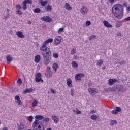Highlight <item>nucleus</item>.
Listing matches in <instances>:
<instances>
[{"label":"nucleus","instance_id":"nucleus-34","mask_svg":"<svg viewBox=\"0 0 130 130\" xmlns=\"http://www.w3.org/2000/svg\"><path fill=\"white\" fill-rule=\"evenodd\" d=\"M75 53H76V49L73 48L71 52V54L72 55H74V54H75Z\"/></svg>","mask_w":130,"mask_h":130},{"label":"nucleus","instance_id":"nucleus-33","mask_svg":"<svg viewBox=\"0 0 130 130\" xmlns=\"http://www.w3.org/2000/svg\"><path fill=\"white\" fill-rule=\"evenodd\" d=\"M90 118H91L93 120H96V119H97V116L92 115H91Z\"/></svg>","mask_w":130,"mask_h":130},{"label":"nucleus","instance_id":"nucleus-54","mask_svg":"<svg viewBox=\"0 0 130 130\" xmlns=\"http://www.w3.org/2000/svg\"><path fill=\"white\" fill-rule=\"evenodd\" d=\"M79 74L81 78H82V77H85V75L83 73H79Z\"/></svg>","mask_w":130,"mask_h":130},{"label":"nucleus","instance_id":"nucleus-45","mask_svg":"<svg viewBox=\"0 0 130 130\" xmlns=\"http://www.w3.org/2000/svg\"><path fill=\"white\" fill-rule=\"evenodd\" d=\"M48 121H49V118H45L44 119V122H48Z\"/></svg>","mask_w":130,"mask_h":130},{"label":"nucleus","instance_id":"nucleus-51","mask_svg":"<svg viewBox=\"0 0 130 130\" xmlns=\"http://www.w3.org/2000/svg\"><path fill=\"white\" fill-rule=\"evenodd\" d=\"M50 91L51 92V93H53V94H55L56 92L55 90H53V89L51 88L50 89Z\"/></svg>","mask_w":130,"mask_h":130},{"label":"nucleus","instance_id":"nucleus-46","mask_svg":"<svg viewBox=\"0 0 130 130\" xmlns=\"http://www.w3.org/2000/svg\"><path fill=\"white\" fill-rule=\"evenodd\" d=\"M16 14H18V15H23V13L20 10L16 11Z\"/></svg>","mask_w":130,"mask_h":130},{"label":"nucleus","instance_id":"nucleus-43","mask_svg":"<svg viewBox=\"0 0 130 130\" xmlns=\"http://www.w3.org/2000/svg\"><path fill=\"white\" fill-rule=\"evenodd\" d=\"M17 103H18V105H23V102H22V101L21 100H19L17 101Z\"/></svg>","mask_w":130,"mask_h":130},{"label":"nucleus","instance_id":"nucleus-21","mask_svg":"<svg viewBox=\"0 0 130 130\" xmlns=\"http://www.w3.org/2000/svg\"><path fill=\"white\" fill-rule=\"evenodd\" d=\"M52 68L54 71H55V72H56V71H57V68H58V64H57V63H54L53 64Z\"/></svg>","mask_w":130,"mask_h":130},{"label":"nucleus","instance_id":"nucleus-62","mask_svg":"<svg viewBox=\"0 0 130 130\" xmlns=\"http://www.w3.org/2000/svg\"><path fill=\"white\" fill-rule=\"evenodd\" d=\"M127 5V3H123V6H124V7H126Z\"/></svg>","mask_w":130,"mask_h":130},{"label":"nucleus","instance_id":"nucleus-16","mask_svg":"<svg viewBox=\"0 0 130 130\" xmlns=\"http://www.w3.org/2000/svg\"><path fill=\"white\" fill-rule=\"evenodd\" d=\"M67 84L68 87H69V88H72V87H73V85H72V81L71 80V78H69L67 79Z\"/></svg>","mask_w":130,"mask_h":130},{"label":"nucleus","instance_id":"nucleus-14","mask_svg":"<svg viewBox=\"0 0 130 130\" xmlns=\"http://www.w3.org/2000/svg\"><path fill=\"white\" fill-rule=\"evenodd\" d=\"M88 91L91 95L94 96L96 94V93H98V92H96V90H95V89L91 88L88 89Z\"/></svg>","mask_w":130,"mask_h":130},{"label":"nucleus","instance_id":"nucleus-17","mask_svg":"<svg viewBox=\"0 0 130 130\" xmlns=\"http://www.w3.org/2000/svg\"><path fill=\"white\" fill-rule=\"evenodd\" d=\"M65 9H66L67 11H71L72 10V7L70 6V4L66 3L65 4Z\"/></svg>","mask_w":130,"mask_h":130},{"label":"nucleus","instance_id":"nucleus-50","mask_svg":"<svg viewBox=\"0 0 130 130\" xmlns=\"http://www.w3.org/2000/svg\"><path fill=\"white\" fill-rule=\"evenodd\" d=\"M110 91H112V90L110 88H109L106 89V92H108V93L110 92Z\"/></svg>","mask_w":130,"mask_h":130},{"label":"nucleus","instance_id":"nucleus-11","mask_svg":"<svg viewBox=\"0 0 130 130\" xmlns=\"http://www.w3.org/2000/svg\"><path fill=\"white\" fill-rule=\"evenodd\" d=\"M51 117L52 120H53L55 123H58V122H59V118H58L56 115H53Z\"/></svg>","mask_w":130,"mask_h":130},{"label":"nucleus","instance_id":"nucleus-2","mask_svg":"<svg viewBox=\"0 0 130 130\" xmlns=\"http://www.w3.org/2000/svg\"><path fill=\"white\" fill-rule=\"evenodd\" d=\"M112 12L116 19L120 20L123 17V7L121 4L115 5L112 8Z\"/></svg>","mask_w":130,"mask_h":130},{"label":"nucleus","instance_id":"nucleus-40","mask_svg":"<svg viewBox=\"0 0 130 130\" xmlns=\"http://www.w3.org/2000/svg\"><path fill=\"white\" fill-rule=\"evenodd\" d=\"M16 8L18 10H20L21 9H22V7H21V5H16Z\"/></svg>","mask_w":130,"mask_h":130},{"label":"nucleus","instance_id":"nucleus-60","mask_svg":"<svg viewBox=\"0 0 130 130\" xmlns=\"http://www.w3.org/2000/svg\"><path fill=\"white\" fill-rule=\"evenodd\" d=\"M50 70H51V68L50 67H48L47 71H50Z\"/></svg>","mask_w":130,"mask_h":130},{"label":"nucleus","instance_id":"nucleus-30","mask_svg":"<svg viewBox=\"0 0 130 130\" xmlns=\"http://www.w3.org/2000/svg\"><path fill=\"white\" fill-rule=\"evenodd\" d=\"M117 124V121H116L115 120H113L111 121V122L110 123L111 125H114V124Z\"/></svg>","mask_w":130,"mask_h":130},{"label":"nucleus","instance_id":"nucleus-13","mask_svg":"<svg viewBox=\"0 0 130 130\" xmlns=\"http://www.w3.org/2000/svg\"><path fill=\"white\" fill-rule=\"evenodd\" d=\"M40 59H41V57L40 55H37L35 57V62L36 63H39L40 62Z\"/></svg>","mask_w":130,"mask_h":130},{"label":"nucleus","instance_id":"nucleus-32","mask_svg":"<svg viewBox=\"0 0 130 130\" xmlns=\"http://www.w3.org/2000/svg\"><path fill=\"white\" fill-rule=\"evenodd\" d=\"M41 5H42L43 6V7H45V6H46V5H47V1H45L41 2Z\"/></svg>","mask_w":130,"mask_h":130},{"label":"nucleus","instance_id":"nucleus-35","mask_svg":"<svg viewBox=\"0 0 130 130\" xmlns=\"http://www.w3.org/2000/svg\"><path fill=\"white\" fill-rule=\"evenodd\" d=\"M115 110L117 111V112H120L121 111V107H116Z\"/></svg>","mask_w":130,"mask_h":130},{"label":"nucleus","instance_id":"nucleus-55","mask_svg":"<svg viewBox=\"0 0 130 130\" xmlns=\"http://www.w3.org/2000/svg\"><path fill=\"white\" fill-rule=\"evenodd\" d=\"M73 91L74 90L73 89L71 90V96H74V92H73Z\"/></svg>","mask_w":130,"mask_h":130},{"label":"nucleus","instance_id":"nucleus-6","mask_svg":"<svg viewBox=\"0 0 130 130\" xmlns=\"http://www.w3.org/2000/svg\"><path fill=\"white\" fill-rule=\"evenodd\" d=\"M42 20L47 23H51L52 19L48 16H44L42 17Z\"/></svg>","mask_w":130,"mask_h":130},{"label":"nucleus","instance_id":"nucleus-58","mask_svg":"<svg viewBox=\"0 0 130 130\" xmlns=\"http://www.w3.org/2000/svg\"><path fill=\"white\" fill-rule=\"evenodd\" d=\"M117 36H121V33L120 32L117 33Z\"/></svg>","mask_w":130,"mask_h":130},{"label":"nucleus","instance_id":"nucleus-31","mask_svg":"<svg viewBox=\"0 0 130 130\" xmlns=\"http://www.w3.org/2000/svg\"><path fill=\"white\" fill-rule=\"evenodd\" d=\"M97 38V37L96 36V35H91V36H90L89 37V40H91V39H96V38Z\"/></svg>","mask_w":130,"mask_h":130},{"label":"nucleus","instance_id":"nucleus-53","mask_svg":"<svg viewBox=\"0 0 130 130\" xmlns=\"http://www.w3.org/2000/svg\"><path fill=\"white\" fill-rule=\"evenodd\" d=\"M90 113H91V114H93V113H96V111L91 110L90 111Z\"/></svg>","mask_w":130,"mask_h":130},{"label":"nucleus","instance_id":"nucleus-1","mask_svg":"<svg viewBox=\"0 0 130 130\" xmlns=\"http://www.w3.org/2000/svg\"><path fill=\"white\" fill-rule=\"evenodd\" d=\"M52 42H53V39H48L43 43V45L40 48L41 52L43 56V62L45 66H48L51 59V51H50V50H49V48L47 47L46 45L48 44V43H51Z\"/></svg>","mask_w":130,"mask_h":130},{"label":"nucleus","instance_id":"nucleus-7","mask_svg":"<svg viewBox=\"0 0 130 130\" xmlns=\"http://www.w3.org/2000/svg\"><path fill=\"white\" fill-rule=\"evenodd\" d=\"M80 13L83 15H86L88 13V8H87V7L82 6V8L80 10Z\"/></svg>","mask_w":130,"mask_h":130},{"label":"nucleus","instance_id":"nucleus-48","mask_svg":"<svg viewBox=\"0 0 130 130\" xmlns=\"http://www.w3.org/2000/svg\"><path fill=\"white\" fill-rule=\"evenodd\" d=\"M20 100H21V99H20V96H19V95H16L15 96V100H17L18 101Z\"/></svg>","mask_w":130,"mask_h":130},{"label":"nucleus","instance_id":"nucleus-23","mask_svg":"<svg viewBox=\"0 0 130 130\" xmlns=\"http://www.w3.org/2000/svg\"><path fill=\"white\" fill-rule=\"evenodd\" d=\"M104 61L103 60H99L96 64L99 67H101L103 64Z\"/></svg>","mask_w":130,"mask_h":130},{"label":"nucleus","instance_id":"nucleus-52","mask_svg":"<svg viewBox=\"0 0 130 130\" xmlns=\"http://www.w3.org/2000/svg\"><path fill=\"white\" fill-rule=\"evenodd\" d=\"M124 21H130V16L128 17V18H125Z\"/></svg>","mask_w":130,"mask_h":130},{"label":"nucleus","instance_id":"nucleus-24","mask_svg":"<svg viewBox=\"0 0 130 130\" xmlns=\"http://www.w3.org/2000/svg\"><path fill=\"white\" fill-rule=\"evenodd\" d=\"M75 79L76 80V81H78L79 80H82V78L81 77L80 74H77L75 76Z\"/></svg>","mask_w":130,"mask_h":130},{"label":"nucleus","instance_id":"nucleus-28","mask_svg":"<svg viewBox=\"0 0 130 130\" xmlns=\"http://www.w3.org/2000/svg\"><path fill=\"white\" fill-rule=\"evenodd\" d=\"M72 67L73 68H78V67H79V66L78 65V64L77 63V62H76V61H73L72 62Z\"/></svg>","mask_w":130,"mask_h":130},{"label":"nucleus","instance_id":"nucleus-5","mask_svg":"<svg viewBox=\"0 0 130 130\" xmlns=\"http://www.w3.org/2000/svg\"><path fill=\"white\" fill-rule=\"evenodd\" d=\"M41 77L42 75L41 73H38L36 75L35 81L37 83H39V82H42V83H43V80H42Z\"/></svg>","mask_w":130,"mask_h":130},{"label":"nucleus","instance_id":"nucleus-29","mask_svg":"<svg viewBox=\"0 0 130 130\" xmlns=\"http://www.w3.org/2000/svg\"><path fill=\"white\" fill-rule=\"evenodd\" d=\"M38 103V102L37 100H35L34 101V102L32 103V107H35V106H37V104Z\"/></svg>","mask_w":130,"mask_h":130},{"label":"nucleus","instance_id":"nucleus-63","mask_svg":"<svg viewBox=\"0 0 130 130\" xmlns=\"http://www.w3.org/2000/svg\"><path fill=\"white\" fill-rule=\"evenodd\" d=\"M3 130H8V128L7 127H4L3 128Z\"/></svg>","mask_w":130,"mask_h":130},{"label":"nucleus","instance_id":"nucleus-9","mask_svg":"<svg viewBox=\"0 0 130 130\" xmlns=\"http://www.w3.org/2000/svg\"><path fill=\"white\" fill-rule=\"evenodd\" d=\"M6 60L7 61V63L10 64L13 61V58L11 55H7L6 56Z\"/></svg>","mask_w":130,"mask_h":130},{"label":"nucleus","instance_id":"nucleus-27","mask_svg":"<svg viewBox=\"0 0 130 130\" xmlns=\"http://www.w3.org/2000/svg\"><path fill=\"white\" fill-rule=\"evenodd\" d=\"M22 9L23 10H27V4L24 2V1H23L22 3Z\"/></svg>","mask_w":130,"mask_h":130},{"label":"nucleus","instance_id":"nucleus-47","mask_svg":"<svg viewBox=\"0 0 130 130\" xmlns=\"http://www.w3.org/2000/svg\"><path fill=\"white\" fill-rule=\"evenodd\" d=\"M112 113L113 114H117V113H118V112H117L116 110H114L112 111Z\"/></svg>","mask_w":130,"mask_h":130},{"label":"nucleus","instance_id":"nucleus-15","mask_svg":"<svg viewBox=\"0 0 130 130\" xmlns=\"http://www.w3.org/2000/svg\"><path fill=\"white\" fill-rule=\"evenodd\" d=\"M16 35L19 38H25V35H24V34H23V32H22V31H17L16 32Z\"/></svg>","mask_w":130,"mask_h":130},{"label":"nucleus","instance_id":"nucleus-64","mask_svg":"<svg viewBox=\"0 0 130 130\" xmlns=\"http://www.w3.org/2000/svg\"><path fill=\"white\" fill-rule=\"evenodd\" d=\"M28 24H29V25H31V24H32V22L31 21H28Z\"/></svg>","mask_w":130,"mask_h":130},{"label":"nucleus","instance_id":"nucleus-8","mask_svg":"<svg viewBox=\"0 0 130 130\" xmlns=\"http://www.w3.org/2000/svg\"><path fill=\"white\" fill-rule=\"evenodd\" d=\"M60 42H61V37L59 36H57L55 38V44L56 45H58V44H60Z\"/></svg>","mask_w":130,"mask_h":130},{"label":"nucleus","instance_id":"nucleus-42","mask_svg":"<svg viewBox=\"0 0 130 130\" xmlns=\"http://www.w3.org/2000/svg\"><path fill=\"white\" fill-rule=\"evenodd\" d=\"M17 83L19 85H22V79L21 78H19L17 80Z\"/></svg>","mask_w":130,"mask_h":130},{"label":"nucleus","instance_id":"nucleus-20","mask_svg":"<svg viewBox=\"0 0 130 130\" xmlns=\"http://www.w3.org/2000/svg\"><path fill=\"white\" fill-rule=\"evenodd\" d=\"M35 118H36V119H38L39 120H42V119H44V117L41 115H37L35 116Z\"/></svg>","mask_w":130,"mask_h":130},{"label":"nucleus","instance_id":"nucleus-57","mask_svg":"<svg viewBox=\"0 0 130 130\" xmlns=\"http://www.w3.org/2000/svg\"><path fill=\"white\" fill-rule=\"evenodd\" d=\"M127 12L130 11V6H128V7H127Z\"/></svg>","mask_w":130,"mask_h":130},{"label":"nucleus","instance_id":"nucleus-18","mask_svg":"<svg viewBox=\"0 0 130 130\" xmlns=\"http://www.w3.org/2000/svg\"><path fill=\"white\" fill-rule=\"evenodd\" d=\"M45 10L47 12H50L52 10V6L51 5H48L45 8Z\"/></svg>","mask_w":130,"mask_h":130},{"label":"nucleus","instance_id":"nucleus-19","mask_svg":"<svg viewBox=\"0 0 130 130\" xmlns=\"http://www.w3.org/2000/svg\"><path fill=\"white\" fill-rule=\"evenodd\" d=\"M32 88L25 89L23 91V94H27V93H32Z\"/></svg>","mask_w":130,"mask_h":130},{"label":"nucleus","instance_id":"nucleus-36","mask_svg":"<svg viewBox=\"0 0 130 130\" xmlns=\"http://www.w3.org/2000/svg\"><path fill=\"white\" fill-rule=\"evenodd\" d=\"M28 121L30 122H32L33 121V116H30L28 117Z\"/></svg>","mask_w":130,"mask_h":130},{"label":"nucleus","instance_id":"nucleus-41","mask_svg":"<svg viewBox=\"0 0 130 130\" xmlns=\"http://www.w3.org/2000/svg\"><path fill=\"white\" fill-rule=\"evenodd\" d=\"M118 63L119 64L122 66V64H125V63H126V61L125 60H123V61H122L121 62H119Z\"/></svg>","mask_w":130,"mask_h":130},{"label":"nucleus","instance_id":"nucleus-37","mask_svg":"<svg viewBox=\"0 0 130 130\" xmlns=\"http://www.w3.org/2000/svg\"><path fill=\"white\" fill-rule=\"evenodd\" d=\"M53 57H54V58H58V54L56 53H54L53 54Z\"/></svg>","mask_w":130,"mask_h":130},{"label":"nucleus","instance_id":"nucleus-26","mask_svg":"<svg viewBox=\"0 0 130 130\" xmlns=\"http://www.w3.org/2000/svg\"><path fill=\"white\" fill-rule=\"evenodd\" d=\"M47 77H49V78L52 77V72L49 70L47 71Z\"/></svg>","mask_w":130,"mask_h":130},{"label":"nucleus","instance_id":"nucleus-56","mask_svg":"<svg viewBox=\"0 0 130 130\" xmlns=\"http://www.w3.org/2000/svg\"><path fill=\"white\" fill-rule=\"evenodd\" d=\"M109 2L111 4H113V3H114V0H109Z\"/></svg>","mask_w":130,"mask_h":130},{"label":"nucleus","instance_id":"nucleus-39","mask_svg":"<svg viewBox=\"0 0 130 130\" xmlns=\"http://www.w3.org/2000/svg\"><path fill=\"white\" fill-rule=\"evenodd\" d=\"M120 26H121V23L120 22H117L116 24V28H120Z\"/></svg>","mask_w":130,"mask_h":130},{"label":"nucleus","instance_id":"nucleus-25","mask_svg":"<svg viewBox=\"0 0 130 130\" xmlns=\"http://www.w3.org/2000/svg\"><path fill=\"white\" fill-rule=\"evenodd\" d=\"M24 127H25V126H24V125L21 123H20V125H18V130L24 129Z\"/></svg>","mask_w":130,"mask_h":130},{"label":"nucleus","instance_id":"nucleus-10","mask_svg":"<svg viewBox=\"0 0 130 130\" xmlns=\"http://www.w3.org/2000/svg\"><path fill=\"white\" fill-rule=\"evenodd\" d=\"M105 27H106V28H112V25L110 24L109 23H108V21L106 20H104L103 22Z\"/></svg>","mask_w":130,"mask_h":130},{"label":"nucleus","instance_id":"nucleus-49","mask_svg":"<svg viewBox=\"0 0 130 130\" xmlns=\"http://www.w3.org/2000/svg\"><path fill=\"white\" fill-rule=\"evenodd\" d=\"M62 32H63V28H61L59 29L58 33H61Z\"/></svg>","mask_w":130,"mask_h":130},{"label":"nucleus","instance_id":"nucleus-38","mask_svg":"<svg viewBox=\"0 0 130 130\" xmlns=\"http://www.w3.org/2000/svg\"><path fill=\"white\" fill-rule=\"evenodd\" d=\"M23 2H24L26 4H32V1L31 0H24Z\"/></svg>","mask_w":130,"mask_h":130},{"label":"nucleus","instance_id":"nucleus-22","mask_svg":"<svg viewBox=\"0 0 130 130\" xmlns=\"http://www.w3.org/2000/svg\"><path fill=\"white\" fill-rule=\"evenodd\" d=\"M34 12L36 14H39L41 12V10L39 8H37L34 10Z\"/></svg>","mask_w":130,"mask_h":130},{"label":"nucleus","instance_id":"nucleus-12","mask_svg":"<svg viewBox=\"0 0 130 130\" xmlns=\"http://www.w3.org/2000/svg\"><path fill=\"white\" fill-rule=\"evenodd\" d=\"M117 82V80L116 79H110L108 81V84L110 85V86H112L113 84H115Z\"/></svg>","mask_w":130,"mask_h":130},{"label":"nucleus","instance_id":"nucleus-59","mask_svg":"<svg viewBox=\"0 0 130 130\" xmlns=\"http://www.w3.org/2000/svg\"><path fill=\"white\" fill-rule=\"evenodd\" d=\"M74 59H78V57L77 56V55H75L74 56Z\"/></svg>","mask_w":130,"mask_h":130},{"label":"nucleus","instance_id":"nucleus-44","mask_svg":"<svg viewBox=\"0 0 130 130\" xmlns=\"http://www.w3.org/2000/svg\"><path fill=\"white\" fill-rule=\"evenodd\" d=\"M86 25L87 27H88V26H90V25H91V22L90 21H87L86 22Z\"/></svg>","mask_w":130,"mask_h":130},{"label":"nucleus","instance_id":"nucleus-4","mask_svg":"<svg viewBox=\"0 0 130 130\" xmlns=\"http://www.w3.org/2000/svg\"><path fill=\"white\" fill-rule=\"evenodd\" d=\"M123 86L121 85H117L114 87H113V91L115 93H119V92H123Z\"/></svg>","mask_w":130,"mask_h":130},{"label":"nucleus","instance_id":"nucleus-61","mask_svg":"<svg viewBox=\"0 0 130 130\" xmlns=\"http://www.w3.org/2000/svg\"><path fill=\"white\" fill-rule=\"evenodd\" d=\"M77 113V114H81L82 113V112H81L80 111H78Z\"/></svg>","mask_w":130,"mask_h":130},{"label":"nucleus","instance_id":"nucleus-3","mask_svg":"<svg viewBox=\"0 0 130 130\" xmlns=\"http://www.w3.org/2000/svg\"><path fill=\"white\" fill-rule=\"evenodd\" d=\"M33 130H44V126L39 120H36L32 124Z\"/></svg>","mask_w":130,"mask_h":130}]
</instances>
